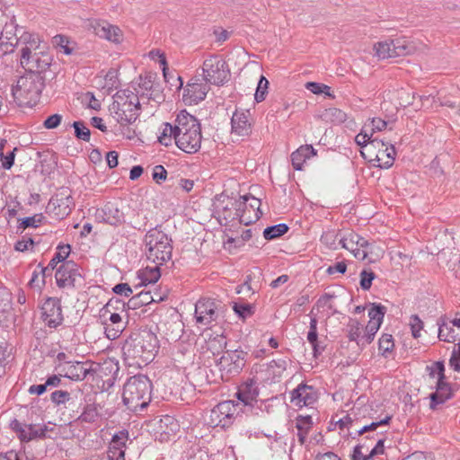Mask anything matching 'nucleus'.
Segmentation results:
<instances>
[{"mask_svg":"<svg viewBox=\"0 0 460 460\" xmlns=\"http://www.w3.org/2000/svg\"><path fill=\"white\" fill-rule=\"evenodd\" d=\"M17 44L22 46L21 58H27L35 52L44 49V47H41V40L39 36L27 31L20 35L17 40Z\"/></svg>","mask_w":460,"mask_h":460,"instance_id":"25","label":"nucleus"},{"mask_svg":"<svg viewBox=\"0 0 460 460\" xmlns=\"http://www.w3.org/2000/svg\"><path fill=\"white\" fill-rule=\"evenodd\" d=\"M104 325L106 337L109 340L113 341L121 335V333L126 328L127 323L121 321L119 322L118 323L108 324V323L105 322Z\"/></svg>","mask_w":460,"mask_h":460,"instance_id":"38","label":"nucleus"},{"mask_svg":"<svg viewBox=\"0 0 460 460\" xmlns=\"http://www.w3.org/2000/svg\"><path fill=\"white\" fill-rule=\"evenodd\" d=\"M388 125V122L381 118H372L369 123H366L364 126L370 127V135L373 136L375 132L384 130Z\"/></svg>","mask_w":460,"mask_h":460,"instance_id":"53","label":"nucleus"},{"mask_svg":"<svg viewBox=\"0 0 460 460\" xmlns=\"http://www.w3.org/2000/svg\"><path fill=\"white\" fill-rule=\"evenodd\" d=\"M251 113L248 110H236L231 118V133L237 137H247L252 132Z\"/></svg>","mask_w":460,"mask_h":460,"instance_id":"23","label":"nucleus"},{"mask_svg":"<svg viewBox=\"0 0 460 460\" xmlns=\"http://www.w3.org/2000/svg\"><path fill=\"white\" fill-rule=\"evenodd\" d=\"M452 390L448 383L444 380L436 382V392L430 394V408L436 409L452 397Z\"/></svg>","mask_w":460,"mask_h":460,"instance_id":"26","label":"nucleus"},{"mask_svg":"<svg viewBox=\"0 0 460 460\" xmlns=\"http://www.w3.org/2000/svg\"><path fill=\"white\" fill-rule=\"evenodd\" d=\"M80 266L74 261H66L56 270L55 279L58 288H75L83 282Z\"/></svg>","mask_w":460,"mask_h":460,"instance_id":"12","label":"nucleus"},{"mask_svg":"<svg viewBox=\"0 0 460 460\" xmlns=\"http://www.w3.org/2000/svg\"><path fill=\"white\" fill-rule=\"evenodd\" d=\"M202 76L208 84L222 85L230 76L226 62L217 55L207 58L202 65Z\"/></svg>","mask_w":460,"mask_h":460,"instance_id":"7","label":"nucleus"},{"mask_svg":"<svg viewBox=\"0 0 460 460\" xmlns=\"http://www.w3.org/2000/svg\"><path fill=\"white\" fill-rule=\"evenodd\" d=\"M153 79H154V76L152 75L139 76V83H138L139 90L136 93L139 97V100L144 101L145 99H146L147 101H149L150 99H152V93L149 92L152 91V89H153V85H154ZM143 103H145V102H143Z\"/></svg>","mask_w":460,"mask_h":460,"instance_id":"32","label":"nucleus"},{"mask_svg":"<svg viewBox=\"0 0 460 460\" xmlns=\"http://www.w3.org/2000/svg\"><path fill=\"white\" fill-rule=\"evenodd\" d=\"M102 220L111 226H119L124 221V214L114 202H107L102 209Z\"/></svg>","mask_w":460,"mask_h":460,"instance_id":"28","label":"nucleus"},{"mask_svg":"<svg viewBox=\"0 0 460 460\" xmlns=\"http://www.w3.org/2000/svg\"><path fill=\"white\" fill-rule=\"evenodd\" d=\"M152 383L145 375H136L128 379L123 387V402L134 412L146 408L151 400Z\"/></svg>","mask_w":460,"mask_h":460,"instance_id":"4","label":"nucleus"},{"mask_svg":"<svg viewBox=\"0 0 460 460\" xmlns=\"http://www.w3.org/2000/svg\"><path fill=\"white\" fill-rule=\"evenodd\" d=\"M317 400L316 389L306 384H300L290 392V402L298 408L312 406Z\"/></svg>","mask_w":460,"mask_h":460,"instance_id":"19","label":"nucleus"},{"mask_svg":"<svg viewBox=\"0 0 460 460\" xmlns=\"http://www.w3.org/2000/svg\"><path fill=\"white\" fill-rule=\"evenodd\" d=\"M313 425L312 417L299 415L296 419V428L297 430H310Z\"/></svg>","mask_w":460,"mask_h":460,"instance_id":"58","label":"nucleus"},{"mask_svg":"<svg viewBox=\"0 0 460 460\" xmlns=\"http://www.w3.org/2000/svg\"><path fill=\"white\" fill-rule=\"evenodd\" d=\"M198 81L199 79L196 78L191 79L183 91L182 100L187 105L197 104L203 101L209 91L207 83L202 84Z\"/></svg>","mask_w":460,"mask_h":460,"instance_id":"22","label":"nucleus"},{"mask_svg":"<svg viewBox=\"0 0 460 460\" xmlns=\"http://www.w3.org/2000/svg\"><path fill=\"white\" fill-rule=\"evenodd\" d=\"M438 339L446 342H455L460 340V313H457L453 319H439Z\"/></svg>","mask_w":460,"mask_h":460,"instance_id":"21","label":"nucleus"},{"mask_svg":"<svg viewBox=\"0 0 460 460\" xmlns=\"http://www.w3.org/2000/svg\"><path fill=\"white\" fill-rule=\"evenodd\" d=\"M51 60L50 55L42 49L27 58H21V65L31 75H40L41 73L47 71L49 67Z\"/></svg>","mask_w":460,"mask_h":460,"instance_id":"16","label":"nucleus"},{"mask_svg":"<svg viewBox=\"0 0 460 460\" xmlns=\"http://www.w3.org/2000/svg\"><path fill=\"white\" fill-rule=\"evenodd\" d=\"M62 118L63 117L60 114H53L44 120L43 126L47 129L57 128L60 125Z\"/></svg>","mask_w":460,"mask_h":460,"instance_id":"61","label":"nucleus"},{"mask_svg":"<svg viewBox=\"0 0 460 460\" xmlns=\"http://www.w3.org/2000/svg\"><path fill=\"white\" fill-rule=\"evenodd\" d=\"M316 155L315 149L311 145H305L298 147L291 154V163L296 171L303 170V165L307 159Z\"/></svg>","mask_w":460,"mask_h":460,"instance_id":"27","label":"nucleus"},{"mask_svg":"<svg viewBox=\"0 0 460 460\" xmlns=\"http://www.w3.org/2000/svg\"><path fill=\"white\" fill-rule=\"evenodd\" d=\"M158 340L155 333L143 332L137 337L126 340L122 346L124 359L128 365H146L158 351Z\"/></svg>","mask_w":460,"mask_h":460,"instance_id":"1","label":"nucleus"},{"mask_svg":"<svg viewBox=\"0 0 460 460\" xmlns=\"http://www.w3.org/2000/svg\"><path fill=\"white\" fill-rule=\"evenodd\" d=\"M162 265L155 264L154 267H146L142 270L138 272V278L141 280V283L144 285L153 284L158 281L161 277L160 267Z\"/></svg>","mask_w":460,"mask_h":460,"instance_id":"34","label":"nucleus"},{"mask_svg":"<svg viewBox=\"0 0 460 460\" xmlns=\"http://www.w3.org/2000/svg\"><path fill=\"white\" fill-rule=\"evenodd\" d=\"M288 231V226L284 224H278L271 226H268L263 231V236L266 240H273L280 237Z\"/></svg>","mask_w":460,"mask_h":460,"instance_id":"37","label":"nucleus"},{"mask_svg":"<svg viewBox=\"0 0 460 460\" xmlns=\"http://www.w3.org/2000/svg\"><path fill=\"white\" fill-rule=\"evenodd\" d=\"M42 215H34L27 217L20 220L18 229H25L28 227H37L42 222Z\"/></svg>","mask_w":460,"mask_h":460,"instance_id":"48","label":"nucleus"},{"mask_svg":"<svg viewBox=\"0 0 460 460\" xmlns=\"http://www.w3.org/2000/svg\"><path fill=\"white\" fill-rule=\"evenodd\" d=\"M348 338L351 341H356L358 346H361V337L363 335V327L356 319H349L347 325Z\"/></svg>","mask_w":460,"mask_h":460,"instance_id":"36","label":"nucleus"},{"mask_svg":"<svg viewBox=\"0 0 460 460\" xmlns=\"http://www.w3.org/2000/svg\"><path fill=\"white\" fill-rule=\"evenodd\" d=\"M259 394L258 384L253 379H248L240 385L236 392V397L238 399L237 402L243 408V412H252L253 407L258 402Z\"/></svg>","mask_w":460,"mask_h":460,"instance_id":"14","label":"nucleus"},{"mask_svg":"<svg viewBox=\"0 0 460 460\" xmlns=\"http://www.w3.org/2000/svg\"><path fill=\"white\" fill-rule=\"evenodd\" d=\"M234 312L242 319H246L254 314V306L248 303H233Z\"/></svg>","mask_w":460,"mask_h":460,"instance_id":"41","label":"nucleus"},{"mask_svg":"<svg viewBox=\"0 0 460 460\" xmlns=\"http://www.w3.org/2000/svg\"><path fill=\"white\" fill-rule=\"evenodd\" d=\"M152 178L157 184H161L167 178V171L163 165H155L153 168Z\"/></svg>","mask_w":460,"mask_h":460,"instance_id":"59","label":"nucleus"},{"mask_svg":"<svg viewBox=\"0 0 460 460\" xmlns=\"http://www.w3.org/2000/svg\"><path fill=\"white\" fill-rule=\"evenodd\" d=\"M381 325L378 323H375L374 322H368L365 330L363 331V335L361 337V346H366L367 344H370L377 331L379 330Z\"/></svg>","mask_w":460,"mask_h":460,"instance_id":"39","label":"nucleus"},{"mask_svg":"<svg viewBox=\"0 0 460 460\" xmlns=\"http://www.w3.org/2000/svg\"><path fill=\"white\" fill-rule=\"evenodd\" d=\"M218 305L211 299H199L195 305L197 323L208 325L218 318Z\"/></svg>","mask_w":460,"mask_h":460,"instance_id":"18","label":"nucleus"},{"mask_svg":"<svg viewBox=\"0 0 460 460\" xmlns=\"http://www.w3.org/2000/svg\"><path fill=\"white\" fill-rule=\"evenodd\" d=\"M369 148L376 150L374 160L377 162V167L388 169L394 164L396 153L393 145L387 146L383 140L374 138L369 143Z\"/></svg>","mask_w":460,"mask_h":460,"instance_id":"17","label":"nucleus"},{"mask_svg":"<svg viewBox=\"0 0 460 460\" xmlns=\"http://www.w3.org/2000/svg\"><path fill=\"white\" fill-rule=\"evenodd\" d=\"M125 303L119 298H111L109 300V302L102 308L103 316L105 314H110L109 324L118 323L119 322L123 321L120 314L112 312V310H121L123 312L125 310Z\"/></svg>","mask_w":460,"mask_h":460,"instance_id":"29","label":"nucleus"},{"mask_svg":"<svg viewBox=\"0 0 460 460\" xmlns=\"http://www.w3.org/2000/svg\"><path fill=\"white\" fill-rule=\"evenodd\" d=\"M245 356L246 353L240 349L226 351L217 363L222 377L225 374L227 376L238 374L245 365Z\"/></svg>","mask_w":460,"mask_h":460,"instance_id":"13","label":"nucleus"},{"mask_svg":"<svg viewBox=\"0 0 460 460\" xmlns=\"http://www.w3.org/2000/svg\"><path fill=\"white\" fill-rule=\"evenodd\" d=\"M374 50L378 58L386 59L409 55L414 50V47L405 37H399L376 43Z\"/></svg>","mask_w":460,"mask_h":460,"instance_id":"9","label":"nucleus"},{"mask_svg":"<svg viewBox=\"0 0 460 460\" xmlns=\"http://www.w3.org/2000/svg\"><path fill=\"white\" fill-rule=\"evenodd\" d=\"M99 413L94 404H87L84 408L78 420L83 422L93 423L98 419Z\"/></svg>","mask_w":460,"mask_h":460,"instance_id":"43","label":"nucleus"},{"mask_svg":"<svg viewBox=\"0 0 460 460\" xmlns=\"http://www.w3.org/2000/svg\"><path fill=\"white\" fill-rule=\"evenodd\" d=\"M71 252V246L69 244H58L57 247V252L53 258L50 260L49 263L46 268L42 269V273L45 274L48 270H53L56 269L57 265L59 262L64 263L66 259L69 256Z\"/></svg>","mask_w":460,"mask_h":460,"instance_id":"30","label":"nucleus"},{"mask_svg":"<svg viewBox=\"0 0 460 460\" xmlns=\"http://www.w3.org/2000/svg\"><path fill=\"white\" fill-rule=\"evenodd\" d=\"M385 307L382 305L373 304L371 308L368 310V322H374L376 324H382L384 316L385 314Z\"/></svg>","mask_w":460,"mask_h":460,"instance_id":"40","label":"nucleus"},{"mask_svg":"<svg viewBox=\"0 0 460 460\" xmlns=\"http://www.w3.org/2000/svg\"><path fill=\"white\" fill-rule=\"evenodd\" d=\"M158 141L165 146H172V142L176 144V120L173 125L168 122L162 124Z\"/></svg>","mask_w":460,"mask_h":460,"instance_id":"31","label":"nucleus"},{"mask_svg":"<svg viewBox=\"0 0 460 460\" xmlns=\"http://www.w3.org/2000/svg\"><path fill=\"white\" fill-rule=\"evenodd\" d=\"M307 341L310 344H314L318 341L317 320L312 317L310 320L309 332L307 333Z\"/></svg>","mask_w":460,"mask_h":460,"instance_id":"60","label":"nucleus"},{"mask_svg":"<svg viewBox=\"0 0 460 460\" xmlns=\"http://www.w3.org/2000/svg\"><path fill=\"white\" fill-rule=\"evenodd\" d=\"M226 346V341L224 336H217L210 339L208 342V349L215 355L218 354Z\"/></svg>","mask_w":460,"mask_h":460,"instance_id":"47","label":"nucleus"},{"mask_svg":"<svg viewBox=\"0 0 460 460\" xmlns=\"http://www.w3.org/2000/svg\"><path fill=\"white\" fill-rule=\"evenodd\" d=\"M52 430V429H50ZM49 429L47 425L28 424L26 434L23 435V441H31L38 438L49 437L47 433Z\"/></svg>","mask_w":460,"mask_h":460,"instance_id":"33","label":"nucleus"},{"mask_svg":"<svg viewBox=\"0 0 460 460\" xmlns=\"http://www.w3.org/2000/svg\"><path fill=\"white\" fill-rule=\"evenodd\" d=\"M144 244L147 261L156 265H164L172 261V240L159 227H154L146 232Z\"/></svg>","mask_w":460,"mask_h":460,"instance_id":"5","label":"nucleus"},{"mask_svg":"<svg viewBox=\"0 0 460 460\" xmlns=\"http://www.w3.org/2000/svg\"><path fill=\"white\" fill-rule=\"evenodd\" d=\"M41 319L49 328H57L63 323L60 300L49 297L41 307Z\"/></svg>","mask_w":460,"mask_h":460,"instance_id":"15","label":"nucleus"},{"mask_svg":"<svg viewBox=\"0 0 460 460\" xmlns=\"http://www.w3.org/2000/svg\"><path fill=\"white\" fill-rule=\"evenodd\" d=\"M43 87V78L40 75L30 74L18 80L12 93L20 106L30 105L39 99Z\"/></svg>","mask_w":460,"mask_h":460,"instance_id":"6","label":"nucleus"},{"mask_svg":"<svg viewBox=\"0 0 460 460\" xmlns=\"http://www.w3.org/2000/svg\"><path fill=\"white\" fill-rule=\"evenodd\" d=\"M243 412L239 402L234 401H224L217 404L210 412V422L214 426L221 428L229 427L234 420Z\"/></svg>","mask_w":460,"mask_h":460,"instance_id":"11","label":"nucleus"},{"mask_svg":"<svg viewBox=\"0 0 460 460\" xmlns=\"http://www.w3.org/2000/svg\"><path fill=\"white\" fill-rule=\"evenodd\" d=\"M72 126L75 128V136L78 139L85 142L90 140L91 131L83 121H75Z\"/></svg>","mask_w":460,"mask_h":460,"instance_id":"45","label":"nucleus"},{"mask_svg":"<svg viewBox=\"0 0 460 460\" xmlns=\"http://www.w3.org/2000/svg\"><path fill=\"white\" fill-rule=\"evenodd\" d=\"M427 371L430 378L437 379L436 382L445 379V366L441 361H437L430 366H427Z\"/></svg>","mask_w":460,"mask_h":460,"instance_id":"42","label":"nucleus"},{"mask_svg":"<svg viewBox=\"0 0 460 460\" xmlns=\"http://www.w3.org/2000/svg\"><path fill=\"white\" fill-rule=\"evenodd\" d=\"M340 244L342 248L349 251L358 260H367L368 262L376 261V258L372 256L374 244L355 232H349L342 236L340 239Z\"/></svg>","mask_w":460,"mask_h":460,"instance_id":"8","label":"nucleus"},{"mask_svg":"<svg viewBox=\"0 0 460 460\" xmlns=\"http://www.w3.org/2000/svg\"><path fill=\"white\" fill-rule=\"evenodd\" d=\"M287 366L286 358L273 359L269 363V368L273 370L275 376H280L286 370Z\"/></svg>","mask_w":460,"mask_h":460,"instance_id":"54","label":"nucleus"},{"mask_svg":"<svg viewBox=\"0 0 460 460\" xmlns=\"http://www.w3.org/2000/svg\"><path fill=\"white\" fill-rule=\"evenodd\" d=\"M201 126L196 117L186 111L176 116V146L187 154H196L201 146Z\"/></svg>","mask_w":460,"mask_h":460,"instance_id":"2","label":"nucleus"},{"mask_svg":"<svg viewBox=\"0 0 460 460\" xmlns=\"http://www.w3.org/2000/svg\"><path fill=\"white\" fill-rule=\"evenodd\" d=\"M376 274L373 271L366 270L360 272V287L363 290H368L372 286V281L375 279Z\"/></svg>","mask_w":460,"mask_h":460,"instance_id":"55","label":"nucleus"},{"mask_svg":"<svg viewBox=\"0 0 460 460\" xmlns=\"http://www.w3.org/2000/svg\"><path fill=\"white\" fill-rule=\"evenodd\" d=\"M91 26L93 32L102 39H105L116 44L123 40L121 30L118 26L112 25L106 21H93Z\"/></svg>","mask_w":460,"mask_h":460,"instance_id":"24","label":"nucleus"},{"mask_svg":"<svg viewBox=\"0 0 460 460\" xmlns=\"http://www.w3.org/2000/svg\"><path fill=\"white\" fill-rule=\"evenodd\" d=\"M34 241L32 238L31 237H28V238H25L23 237L22 240H19L15 243L14 244V250L17 251V252H25V251H28L30 248H32L33 245H34Z\"/></svg>","mask_w":460,"mask_h":460,"instance_id":"63","label":"nucleus"},{"mask_svg":"<svg viewBox=\"0 0 460 460\" xmlns=\"http://www.w3.org/2000/svg\"><path fill=\"white\" fill-rule=\"evenodd\" d=\"M50 399L57 405L64 404L70 400V394L66 391L58 390L51 394Z\"/></svg>","mask_w":460,"mask_h":460,"instance_id":"57","label":"nucleus"},{"mask_svg":"<svg viewBox=\"0 0 460 460\" xmlns=\"http://www.w3.org/2000/svg\"><path fill=\"white\" fill-rule=\"evenodd\" d=\"M269 88V81L263 75L261 76L258 85L256 88V92L254 94V99L257 102H261L265 100Z\"/></svg>","mask_w":460,"mask_h":460,"instance_id":"46","label":"nucleus"},{"mask_svg":"<svg viewBox=\"0 0 460 460\" xmlns=\"http://www.w3.org/2000/svg\"><path fill=\"white\" fill-rule=\"evenodd\" d=\"M367 128L368 126H364L362 128L361 131L355 137V142L361 147H367L369 151L371 149L369 148V143L373 139H371L372 135H370V133L367 134Z\"/></svg>","mask_w":460,"mask_h":460,"instance_id":"49","label":"nucleus"},{"mask_svg":"<svg viewBox=\"0 0 460 460\" xmlns=\"http://www.w3.org/2000/svg\"><path fill=\"white\" fill-rule=\"evenodd\" d=\"M54 41L64 54L70 55L73 53L74 49L70 47L71 42L66 37L57 35L54 37Z\"/></svg>","mask_w":460,"mask_h":460,"instance_id":"50","label":"nucleus"},{"mask_svg":"<svg viewBox=\"0 0 460 460\" xmlns=\"http://www.w3.org/2000/svg\"><path fill=\"white\" fill-rule=\"evenodd\" d=\"M74 199L68 188L60 189L49 201L46 212L57 220L66 217L72 211Z\"/></svg>","mask_w":460,"mask_h":460,"instance_id":"10","label":"nucleus"},{"mask_svg":"<svg viewBox=\"0 0 460 460\" xmlns=\"http://www.w3.org/2000/svg\"><path fill=\"white\" fill-rule=\"evenodd\" d=\"M410 326L411 330V334L414 338H419L420 336V331L423 329V322L417 314H413L410 318Z\"/></svg>","mask_w":460,"mask_h":460,"instance_id":"56","label":"nucleus"},{"mask_svg":"<svg viewBox=\"0 0 460 460\" xmlns=\"http://www.w3.org/2000/svg\"><path fill=\"white\" fill-rule=\"evenodd\" d=\"M17 151V147H14L11 152L7 155L1 154V161L2 167L5 170H9L14 164L15 152Z\"/></svg>","mask_w":460,"mask_h":460,"instance_id":"62","label":"nucleus"},{"mask_svg":"<svg viewBox=\"0 0 460 460\" xmlns=\"http://www.w3.org/2000/svg\"><path fill=\"white\" fill-rule=\"evenodd\" d=\"M321 118L326 122L341 124L346 120L347 114L338 108L331 107L323 111Z\"/></svg>","mask_w":460,"mask_h":460,"instance_id":"35","label":"nucleus"},{"mask_svg":"<svg viewBox=\"0 0 460 460\" xmlns=\"http://www.w3.org/2000/svg\"><path fill=\"white\" fill-rule=\"evenodd\" d=\"M390 420H391V416H386L385 419H383V420H381L379 421H375V422H372V423H370L368 425H365L360 429H358L357 433H358V436H360V435H363L365 433H367V432H370V431H374V430H376L380 426L388 425Z\"/></svg>","mask_w":460,"mask_h":460,"instance_id":"52","label":"nucleus"},{"mask_svg":"<svg viewBox=\"0 0 460 460\" xmlns=\"http://www.w3.org/2000/svg\"><path fill=\"white\" fill-rule=\"evenodd\" d=\"M107 456L109 460H125V450L121 447H108Z\"/></svg>","mask_w":460,"mask_h":460,"instance_id":"64","label":"nucleus"},{"mask_svg":"<svg viewBox=\"0 0 460 460\" xmlns=\"http://www.w3.org/2000/svg\"><path fill=\"white\" fill-rule=\"evenodd\" d=\"M87 363L81 361L64 362L56 364L55 369L63 377L72 381H82L90 373V368L86 367Z\"/></svg>","mask_w":460,"mask_h":460,"instance_id":"20","label":"nucleus"},{"mask_svg":"<svg viewBox=\"0 0 460 460\" xmlns=\"http://www.w3.org/2000/svg\"><path fill=\"white\" fill-rule=\"evenodd\" d=\"M140 100L137 94L129 89L118 91L109 107L111 116L120 125H131L140 113Z\"/></svg>","mask_w":460,"mask_h":460,"instance_id":"3","label":"nucleus"},{"mask_svg":"<svg viewBox=\"0 0 460 460\" xmlns=\"http://www.w3.org/2000/svg\"><path fill=\"white\" fill-rule=\"evenodd\" d=\"M379 350L382 351V354H385L386 352H390L394 344L393 336L391 334L385 333L379 339Z\"/></svg>","mask_w":460,"mask_h":460,"instance_id":"51","label":"nucleus"},{"mask_svg":"<svg viewBox=\"0 0 460 460\" xmlns=\"http://www.w3.org/2000/svg\"><path fill=\"white\" fill-rule=\"evenodd\" d=\"M128 440V430H120L115 433L112 436L111 441L110 442V447H121V449H126V443Z\"/></svg>","mask_w":460,"mask_h":460,"instance_id":"44","label":"nucleus"}]
</instances>
